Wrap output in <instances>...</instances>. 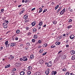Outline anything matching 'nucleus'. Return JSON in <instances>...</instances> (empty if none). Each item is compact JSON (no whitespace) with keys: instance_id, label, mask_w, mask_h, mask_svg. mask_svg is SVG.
I'll return each instance as SVG.
<instances>
[{"instance_id":"obj_1","label":"nucleus","mask_w":75,"mask_h":75,"mask_svg":"<svg viewBox=\"0 0 75 75\" xmlns=\"http://www.w3.org/2000/svg\"><path fill=\"white\" fill-rule=\"evenodd\" d=\"M2 25L4 26V28H8V26L7 24L6 23H2Z\"/></svg>"},{"instance_id":"obj_2","label":"nucleus","mask_w":75,"mask_h":75,"mask_svg":"<svg viewBox=\"0 0 75 75\" xmlns=\"http://www.w3.org/2000/svg\"><path fill=\"white\" fill-rule=\"evenodd\" d=\"M52 62L51 61H50L48 62L47 64V66L48 67H52Z\"/></svg>"},{"instance_id":"obj_3","label":"nucleus","mask_w":75,"mask_h":75,"mask_svg":"<svg viewBox=\"0 0 75 75\" xmlns=\"http://www.w3.org/2000/svg\"><path fill=\"white\" fill-rule=\"evenodd\" d=\"M65 8H64L61 11L60 14L62 15V14H63L65 13Z\"/></svg>"},{"instance_id":"obj_4","label":"nucleus","mask_w":75,"mask_h":75,"mask_svg":"<svg viewBox=\"0 0 75 75\" xmlns=\"http://www.w3.org/2000/svg\"><path fill=\"white\" fill-rule=\"evenodd\" d=\"M28 60V59L26 57V56H24L23 57V61H27Z\"/></svg>"},{"instance_id":"obj_5","label":"nucleus","mask_w":75,"mask_h":75,"mask_svg":"<svg viewBox=\"0 0 75 75\" xmlns=\"http://www.w3.org/2000/svg\"><path fill=\"white\" fill-rule=\"evenodd\" d=\"M39 62L40 64H44V60L42 59H40L39 60Z\"/></svg>"},{"instance_id":"obj_6","label":"nucleus","mask_w":75,"mask_h":75,"mask_svg":"<svg viewBox=\"0 0 75 75\" xmlns=\"http://www.w3.org/2000/svg\"><path fill=\"white\" fill-rule=\"evenodd\" d=\"M74 37L75 36H74V35H71L69 36L71 40H73L74 38Z\"/></svg>"},{"instance_id":"obj_7","label":"nucleus","mask_w":75,"mask_h":75,"mask_svg":"<svg viewBox=\"0 0 75 75\" xmlns=\"http://www.w3.org/2000/svg\"><path fill=\"white\" fill-rule=\"evenodd\" d=\"M36 24V21H34L31 23V25H32V27H34L35 24Z\"/></svg>"},{"instance_id":"obj_8","label":"nucleus","mask_w":75,"mask_h":75,"mask_svg":"<svg viewBox=\"0 0 75 75\" xmlns=\"http://www.w3.org/2000/svg\"><path fill=\"white\" fill-rule=\"evenodd\" d=\"M70 53L71 55H74L75 54V51L74 50H71L70 51Z\"/></svg>"},{"instance_id":"obj_9","label":"nucleus","mask_w":75,"mask_h":75,"mask_svg":"<svg viewBox=\"0 0 75 75\" xmlns=\"http://www.w3.org/2000/svg\"><path fill=\"white\" fill-rule=\"evenodd\" d=\"M10 60H12L14 58V56H13V55H10Z\"/></svg>"},{"instance_id":"obj_10","label":"nucleus","mask_w":75,"mask_h":75,"mask_svg":"<svg viewBox=\"0 0 75 75\" xmlns=\"http://www.w3.org/2000/svg\"><path fill=\"white\" fill-rule=\"evenodd\" d=\"M52 74V75H56V74H57V71H53Z\"/></svg>"},{"instance_id":"obj_11","label":"nucleus","mask_w":75,"mask_h":75,"mask_svg":"<svg viewBox=\"0 0 75 75\" xmlns=\"http://www.w3.org/2000/svg\"><path fill=\"white\" fill-rule=\"evenodd\" d=\"M40 72L38 71L36 72L35 74V75H40Z\"/></svg>"},{"instance_id":"obj_12","label":"nucleus","mask_w":75,"mask_h":75,"mask_svg":"<svg viewBox=\"0 0 75 75\" xmlns=\"http://www.w3.org/2000/svg\"><path fill=\"white\" fill-rule=\"evenodd\" d=\"M66 58V56H65V55H62V59H65Z\"/></svg>"},{"instance_id":"obj_13","label":"nucleus","mask_w":75,"mask_h":75,"mask_svg":"<svg viewBox=\"0 0 75 75\" xmlns=\"http://www.w3.org/2000/svg\"><path fill=\"white\" fill-rule=\"evenodd\" d=\"M60 44H61V42H57L55 43V44L57 45H59Z\"/></svg>"},{"instance_id":"obj_14","label":"nucleus","mask_w":75,"mask_h":75,"mask_svg":"<svg viewBox=\"0 0 75 75\" xmlns=\"http://www.w3.org/2000/svg\"><path fill=\"white\" fill-rule=\"evenodd\" d=\"M28 71H31L32 70V67L31 66H29L28 68Z\"/></svg>"},{"instance_id":"obj_15","label":"nucleus","mask_w":75,"mask_h":75,"mask_svg":"<svg viewBox=\"0 0 75 75\" xmlns=\"http://www.w3.org/2000/svg\"><path fill=\"white\" fill-rule=\"evenodd\" d=\"M61 11V8H59L57 11V13H60V11Z\"/></svg>"},{"instance_id":"obj_16","label":"nucleus","mask_w":75,"mask_h":75,"mask_svg":"<svg viewBox=\"0 0 75 75\" xmlns=\"http://www.w3.org/2000/svg\"><path fill=\"white\" fill-rule=\"evenodd\" d=\"M25 74V72L24 71H22L20 73V75H24Z\"/></svg>"},{"instance_id":"obj_17","label":"nucleus","mask_w":75,"mask_h":75,"mask_svg":"<svg viewBox=\"0 0 75 75\" xmlns=\"http://www.w3.org/2000/svg\"><path fill=\"white\" fill-rule=\"evenodd\" d=\"M10 67V64H9L6 65V66L5 67V68H9Z\"/></svg>"},{"instance_id":"obj_18","label":"nucleus","mask_w":75,"mask_h":75,"mask_svg":"<svg viewBox=\"0 0 75 75\" xmlns=\"http://www.w3.org/2000/svg\"><path fill=\"white\" fill-rule=\"evenodd\" d=\"M45 73L46 75H48L49 74V70H46L45 71Z\"/></svg>"},{"instance_id":"obj_19","label":"nucleus","mask_w":75,"mask_h":75,"mask_svg":"<svg viewBox=\"0 0 75 75\" xmlns=\"http://www.w3.org/2000/svg\"><path fill=\"white\" fill-rule=\"evenodd\" d=\"M28 15H25L24 16H23V18L24 19H25V18H27L28 17Z\"/></svg>"},{"instance_id":"obj_20","label":"nucleus","mask_w":75,"mask_h":75,"mask_svg":"<svg viewBox=\"0 0 75 75\" xmlns=\"http://www.w3.org/2000/svg\"><path fill=\"white\" fill-rule=\"evenodd\" d=\"M42 25V22L41 21L39 23V25H40V26H41Z\"/></svg>"},{"instance_id":"obj_21","label":"nucleus","mask_w":75,"mask_h":75,"mask_svg":"<svg viewBox=\"0 0 75 75\" xmlns=\"http://www.w3.org/2000/svg\"><path fill=\"white\" fill-rule=\"evenodd\" d=\"M30 58V59H32V58H34V55L33 54L31 55Z\"/></svg>"},{"instance_id":"obj_22","label":"nucleus","mask_w":75,"mask_h":75,"mask_svg":"<svg viewBox=\"0 0 75 75\" xmlns=\"http://www.w3.org/2000/svg\"><path fill=\"white\" fill-rule=\"evenodd\" d=\"M43 47H47V44H45L43 45Z\"/></svg>"},{"instance_id":"obj_23","label":"nucleus","mask_w":75,"mask_h":75,"mask_svg":"<svg viewBox=\"0 0 75 75\" xmlns=\"http://www.w3.org/2000/svg\"><path fill=\"white\" fill-rule=\"evenodd\" d=\"M38 38V36L37 35H34V38L35 39H37Z\"/></svg>"},{"instance_id":"obj_24","label":"nucleus","mask_w":75,"mask_h":75,"mask_svg":"<svg viewBox=\"0 0 75 75\" xmlns=\"http://www.w3.org/2000/svg\"><path fill=\"white\" fill-rule=\"evenodd\" d=\"M33 31L34 32V33H35V32H36L37 31V29L36 28H34L33 29Z\"/></svg>"},{"instance_id":"obj_25","label":"nucleus","mask_w":75,"mask_h":75,"mask_svg":"<svg viewBox=\"0 0 75 75\" xmlns=\"http://www.w3.org/2000/svg\"><path fill=\"white\" fill-rule=\"evenodd\" d=\"M26 31H28V30H30V28H29V27H27L26 28Z\"/></svg>"},{"instance_id":"obj_26","label":"nucleus","mask_w":75,"mask_h":75,"mask_svg":"<svg viewBox=\"0 0 75 75\" xmlns=\"http://www.w3.org/2000/svg\"><path fill=\"white\" fill-rule=\"evenodd\" d=\"M11 47H13V46H14V43H12L11 44Z\"/></svg>"},{"instance_id":"obj_27","label":"nucleus","mask_w":75,"mask_h":75,"mask_svg":"<svg viewBox=\"0 0 75 75\" xmlns=\"http://www.w3.org/2000/svg\"><path fill=\"white\" fill-rule=\"evenodd\" d=\"M30 43L29 42H27V43H26V45L27 46H30Z\"/></svg>"},{"instance_id":"obj_28","label":"nucleus","mask_w":75,"mask_h":75,"mask_svg":"<svg viewBox=\"0 0 75 75\" xmlns=\"http://www.w3.org/2000/svg\"><path fill=\"white\" fill-rule=\"evenodd\" d=\"M59 7V5H57L56 7H55V10H57V8H58Z\"/></svg>"},{"instance_id":"obj_29","label":"nucleus","mask_w":75,"mask_h":75,"mask_svg":"<svg viewBox=\"0 0 75 75\" xmlns=\"http://www.w3.org/2000/svg\"><path fill=\"white\" fill-rule=\"evenodd\" d=\"M40 10H39V13H41V12H42V8H40Z\"/></svg>"},{"instance_id":"obj_30","label":"nucleus","mask_w":75,"mask_h":75,"mask_svg":"<svg viewBox=\"0 0 75 75\" xmlns=\"http://www.w3.org/2000/svg\"><path fill=\"white\" fill-rule=\"evenodd\" d=\"M46 11H47V9H45L43 11L42 14H44V13L46 12Z\"/></svg>"},{"instance_id":"obj_31","label":"nucleus","mask_w":75,"mask_h":75,"mask_svg":"<svg viewBox=\"0 0 75 75\" xmlns=\"http://www.w3.org/2000/svg\"><path fill=\"white\" fill-rule=\"evenodd\" d=\"M43 49H42L40 50L39 51V52L40 53H41V52H42V51H43Z\"/></svg>"},{"instance_id":"obj_32","label":"nucleus","mask_w":75,"mask_h":75,"mask_svg":"<svg viewBox=\"0 0 75 75\" xmlns=\"http://www.w3.org/2000/svg\"><path fill=\"white\" fill-rule=\"evenodd\" d=\"M51 47L52 48H55V45H52L51 46Z\"/></svg>"},{"instance_id":"obj_33","label":"nucleus","mask_w":75,"mask_h":75,"mask_svg":"<svg viewBox=\"0 0 75 75\" xmlns=\"http://www.w3.org/2000/svg\"><path fill=\"white\" fill-rule=\"evenodd\" d=\"M68 35H66V34H64L63 35V37H68Z\"/></svg>"},{"instance_id":"obj_34","label":"nucleus","mask_w":75,"mask_h":75,"mask_svg":"<svg viewBox=\"0 0 75 75\" xmlns=\"http://www.w3.org/2000/svg\"><path fill=\"white\" fill-rule=\"evenodd\" d=\"M69 71H68V72H67L65 74V75H69Z\"/></svg>"},{"instance_id":"obj_35","label":"nucleus","mask_w":75,"mask_h":75,"mask_svg":"<svg viewBox=\"0 0 75 75\" xmlns=\"http://www.w3.org/2000/svg\"><path fill=\"white\" fill-rule=\"evenodd\" d=\"M31 71H28L27 72V74L28 75H30L31 74Z\"/></svg>"},{"instance_id":"obj_36","label":"nucleus","mask_w":75,"mask_h":75,"mask_svg":"<svg viewBox=\"0 0 75 75\" xmlns=\"http://www.w3.org/2000/svg\"><path fill=\"white\" fill-rule=\"evenodd\" d=\"M4 22H5V23H7L8 22V21H7L6 20H4Z\"/></svg>"},{"instance_id":"obj_37","label":"nucleus","mask_w":75,"mask_h":75,"mask_svg":"<svg viewBox=\"0 0 75 75\" xmlns=\"http://www.w3.org/2000/svg\"><path fill=\"white\" fill-rule=\"evenodd\" d=\"M62 70L63 71H67V69L64 68V69H62Z\"/></svg>"},{"instance_id":"obj_38","label":"nucleus","mask_w":75,"mask_h":75,"mask_svg":"<svg viewBox=\"0 0 75 75\" xmlns=\"http://www.w3.org/2000/svg\"><path fill=\"white\" fill-rule=\"evenodd\" d=\"M19 60L20 61H23V58H20Z\"/></svg>"},{"instance_id":"obj_39","label":"nucleus","mask_w":75,"mask_h":75,"mask_svg":"<svg viewBox=\"0 0 75 75\" xmlns=\"http://www.w3.org/2000/svg\"><path fill=\"white\" fill-rule=\"evenodd\" d=\"M20 33V30H17L16 31V33H17V34H18V33Z\"/></svg>"},{"instance_id":"obj_40","label":"nucleus","mask_w":75,"mask_h":75,"mask_svg":"<svg viewBox=\"0 0 75 75\" xmlns=\"http://www.w3.org/2000/svg\"><path fill=\"white\" fill-rule=\"evenodd\" d=\"M72 59L74 60L75 59V56H73L72 57Z\"/></svg>"},{"instance_id":"obj_41","label":"nucleus","mask_w":75,"mask_h":75,"mask_svg":"<svg viewBox=\"0 0 75 75\" xmlns=\"http://www.w3.org/2000/svg\"><path fill=\"white\" fill-rule=\"evenodd\" d=\"M72 27V25H69V26L68 27V28H70Z\"/></svg>"},{"instance_id":"obj_42","label":"nucleus","mask_w":75,"mask_h":75,"mask_svg":"<svg viewBox=\"0 0 75 75\" xmlns=\"http://www.w3.org/2000/svg\"><path fill=\"white\" fill-rule=\"evenodd\" d=\"M5 45H7L8 44V41H6L5 42Z\"/></svg>"},{"instance_id":"obj_43","label":"nucleus","mask_w":75,"mask_h":75,"mask_svg":"<svg viewBox=\"0 0 75 75\" xmlns=\"http://www.w3.org/2000/svg\"><path fill=\"white\" fill-rule=\"evenodd\" d=\"M31 33L29 32L28 33V35H31Z\"/></svg>"},{"instance_id":"obj_44","label":"nucleus","mask_w":75,"mask_h":75,"mask_svg":"<svg viewBox=\"0 0 75 75\" xmlns=\"http://www.w3.org/2000/svg\"><path fill=\"white\" fill-rule=\"evenodd\" d=\"M72 20V19H70L69 20V23H71V22Z\"/></svg>"},{"instance_id":"obj_45","label":"nucleus","mask_w":75,"mask_h":75,"mask_svg":"<svg viewBox=\"0 0 75 75\" xmlns=\"http://www.w3.org/2000/svg\"><path fill=\"white\" fill-rule=\"evenodd\" d=\"M6 45V47H8L9 46H10V44H8V45Z\"/></svg>"},{"instance_id":"obj_46","label":"nucleus","mask_w":75,"mask_h":75,"mask_svg":"<svg viewBox=\"0 0 75 75\" xmlns=\"http://www.w3.org/2000/svg\"><path fill=\"white\" fill-rule=\"evenodd\" d=\"M70 74V75H75V74H74V73H71Z\"/></svg>"},{"instance_id":"obj_47","label":"nucleus","mask_w":75,"mask_h":75,"mask_svg":"<svg viewBox=\"0 0 75 75\" xmlns=\"http://www.w3.org/2000/svg\"><path fill=\"white\" fill-rule=\"evenodd\" d=\"M21 12H22V13H24L25 11V10H23L22 11H21Z\"/></svg>"},{"instance_id":"obj_48","label":"nucleus","mask_w":75,"mask_h":75,"mask_svg":"<svg viewBox=\"0 0 75 75\" xmlns=\"http://www.w3.org/2000/svg\"><path fill=\"white\" fill-rule=\"evenodd\" d=\"M32 42H35V39H33L32 40Z\"/></svg>"},{"instance_id":"obj_49","label":"nucleus","mask_w":75,"mask_h":75,"mask_svg":"<svg viewBox=\"0 0 75 75\" xmlns=\"http://www.w3.org/2000/svg\"><path fill=\"white\" fill-rule=\"evenodd\" d=\"M35 8H34L33 9H32L31 11H34V10H35Z\"/></svg>"},{"instance_id":"obj_50","label":"nucleus","mask_w":75,"mask_h":75,"mask_svg":"<svg viewBox=\"0 0 75 75\" xmlns=\"http://www.w3.org/2000/svg\"><path fill=\"white\" fill-rule=\"evenodd\" d=\"M47 54V52H45V53H43V54L42 55H45V54Z\"/></svg>"},{"instance_id":"obj_51","label":"nucleus","mask_w":75,"mask_h":75,"mask_svg":"<svg viewBox=\"0 0 75 75\" xmlns=\"http://www.w3.org/2000/svg\"><path fill=\"white\" fill-rule=\"evenodd\" d=\"M15 39V40H16V41H17V40H18V38L17 37H16Z\"/></svg>"},{"instance_id":"obj_52","label":"nucleus","mask_w":75,"mask_h":75,"mask_svg":"<svg viewBox=\"0 0 75 75\" xmlns=\"http://www.w3.org/2000/svg\"><path fill=\"white\" fill-rule=\"evenodd\" d=\"M55 61H58V57H57Z\"/></svg>"},{"instance_id":"obj_53","label":"nucleus","mask_w":75,"mask_h":75,"mask_svg":"<svg viewBox=\"0 0 75 75\" xmlns=\"http://www.w3.org/2000/svg\"><path fill=\"white\" fill-rule=\"evenodd\" d=\"M53 23L54 24H56V21H54L53 22Z\"/></svg>"},{"instance_id":"obj_54","label":"nucleus","mask_w":75,"mask_h":75,"mask_svg":"<svg viewBox=\"0 0 75 75\" xmlns=\"http://www.w3.org/2000/svg\"><path fill=\"white\" fill-rule=\"evenodd\" d=\"M4 11V9H2L1 10V12H3Z\"/></svg>"},{"instance_id":"obj_55","label":"nucleus","mask_w":75,"mask_h":75,"mask_svg":"<svg viewBox=\"0 0 75 75\" xmlns=\"http://www.w3.org/2000/svg\"><path fill=\"white\" fill-rule=\"evenodd\" d=\"M52 5H54V4H55V3H54V2H52Z\"/></svg>"},{"instance_id":"obj_56","label":"nucleus","mask_w":75,"mask_h":75,"mask_svg":"<svg viewBox=\"0 0 75 75\" xmlns=\"http://www.w3.org/2000/svg\"><path fill=\"white\" fill-rule=\"evenodd\" d=\"M66 47H67V48H68V47H69V45H66Z\"/></svg>"},{"instance_id":"obj_57","label":"nucleus","mask_w":75,"mask_h":75,"mask_svg":"<svg viewBox=\"0 0 75 75\" xmlns=\"http://www.w3.org/2000/svg\"><path fill=\"white\" fill-rule=\"evenodd\" d=\"M61 52H62V50L59 52H58V54H60V53H61Z\"/></svg>"},{"instance_id":"obj_58","label":"nucleus","mask_w":75,"mask_h":75,"mask_svg":"<svg viewBox=\"0 0 75 75\" xmlns=\"http://www.w3.org/2000/svg\"><path fill=\"white\" fill-rule=\"evenodd\" d=\"M69 41V40H66V43H68V42Z\"/></svg>"},{"instance_id":"obj_59","label":"nucleus","mask_w":75,"mask_h":75,"mask_svg":"<svg viewBox=\"0 0 75 75\" xmlns=\"http://www.w3.org/2000/svg\"><path fill=\"white\" fill-rule=\"evenodd\" d=\"M38 42H39V43H41V41L39 40L38 41Z\"/></svg>"},{"instance_id":"obj_60","label":"nucleus","mask_w":75,"mask_h":75,"mask_svg":"<svg viewBox=\"0 0 75 75\" xmlns=\"http://www.w3.org/2000/svg\"><path fill=\"white\" fill-rule=\"evenodd\" d=\"M0 49L1 50H3V47H1L0 48Z\"/></svg>"},{"instance_id":"obj_61","label":"nucleus","mask_w":75,"mask_h":75,"mask_svg":"<svg viewBox=\"0 0 75 75\" xmlns=\"http://www.w3.org/2000/svg\"><path fill=\"white\" fill-rule=\"evenodd\" d=\"M21 14H23V13L21 12H21H20V13H19V14H20V15H21Z\"/></svg>"},{"instance_id":"obj_62","label":"nucleus","mask_w":75,"mask_h":75,"mask_svg":"<svg viewBox=\"0 0 75 75\" xmlns=\"http://www.w3.org/2000/svg\"><path fill=\"white\" fill-rule=\"evenodd\" d=\"M41 48V46H39L38 47V48Z\"/></svg>"},{"instance_id":"obj_63","label":"nucleus","mask_w":75,"mask_h":75,"mask_svg":"<svg viewBox=\"0 0 75 75\" xmlns=\"http://www.w3.org/2000/svg\"><path fill=\"white\" fill-rule=\"evenodd\" d=\"M25 3H28V0H26L25 1Z\"/></svg>"},{"instance_id":"obj_64","label":"nucleus","mask_w":75,"mask_h":75,"mask_svg":"<svg viewBox=\"0 0 75 75\" xmlns=\"http://www.w3.org/2000/svg\"><path fill=\"white\" fill-rule=\"evenodd\" d=\"M21 5H19V6H18V7H19H19H21Z\"/></svg>"}]
</instances>
